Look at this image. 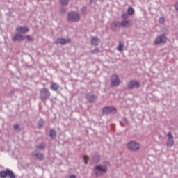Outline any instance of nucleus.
I'll return each instance as SVG.
<instances>
[{"label": "nucleus", "mask_w": 178, "mask_h": 178, "mask_svg": "<svg viewBox=\"0 0 178 178\" xmlns=\"http://www.w3.org/2000/svg\"><path fill=\"white\" fill-rule=\"evenodd\" d=\"M94 172L95 177H99V176H102L108 172V168L106 167H103L102 165H98L95 166Z\"/></svg>", "instance_id": "1"}, {"label": "nucleus", "mask_w": 178, "mask_h": 178, "mask_svg": "<svg viewBox=\"0 0 178 178\" xmlns=\"http://www.w3.org/2000/svg\"><path fill=\"white\" fill-rule=\"evenodd\" d=\"M68 22H80V15L77 12H70L67 13Z\"/></svg>", "instance_id": "2"}, {"label": "nucleus", "mask_w": 178, "mask_h": 178, "mask_svg": "<svg viewBox=\"0 0 178 178\" xmlns=\"http://www.w3.org/2000/svg\"><path fill=\"white\" fill-rule=\"evenodd\" d=\"M168 38L165 35H160L156 38L154 44V45H163V44H166Z\"/></svg>", "instance_id": "3"}, {"label": "nucleus", "mask_w": 178, "mask_h": 178, "mask_svg": "<svg viewBox=\"0 0 178 178\" xmlns=\"http://www.w3.org/2000/svg\"><path fill=\"white\" fill-rule=\"evenodd\" d=\"M8 176L9 178H16V175L11 170L6 169L4 171L0 172L1 178H6Z\"/></svg>", "instance_id": "4"}, {"label": "nucleus", "mask_w": 178, "mask_h": 178, "mask_svg": "<svg viewBox=\"0 0 178 178\" xmlns=\"http://www.w3.org/2000/svg\"><path fill=\"white\" fill-rule=\"evenodd\" d=\"M49 97H51V92L48 88H44L41 89L40 98L42 99V101H46V99H49Z\"/></svg>", "instance_id": "5"}, {"label": "nucleus", "mask_w": 178, "mask_h": 178, "mask_svg": "<svg viewBox=\"0 0 178 178\" xmlns=\"http://www.w3.org/2000/svg\"><path fill=\"white\" fill-rule=\"evenodd\" d=\"M120 83H122V81H120V78H119L118 74H114L111 76V83L113 87H119V86H120Z\"/></svg>", "instance_id": "6"}, {"label": "nucleus", "mask_w": 178, "mask_h": 178, "mask_svg": "<svg viewBox=\"0 0 178 178\" xmlns=\"http://www.w3.org/2000/svg\"><path fill=\"white\" fill-rule=\"evenodd\" d=\"M141 84L137 80H131L127 84V87L129 90H134V88H140Z\"/></svg>", "instance_id": "7"}, {"label": "nucleus", "mask_w": 178, "mask_h": 178, "mask_svg": "<svg viewBox=\"0 0 178 178\" xmlns=\"http://www.w3.org/2000/svg\"><path fill=\"white\" fill-rule=\"evenodd\" d=\"M112 113H116V108L112 106H105L102 109L103 116H108V115H111Z\"/></svg>", "instance_id": "8"}, {"label": "nucleus", "mask_w": 178, "mask_h": 178, "mask_svg": "<svg viewBox=\"0 0 178 178\" xmlns=\"http://www.w3.org/2000/svg\"><path fill=\"white\" fill-rule=\"evenodd\" d=\"M127 148L129 151H138L140 149V143L136 141H130L127 143Z\"/></svg>", "instance_id": "9"}, {"label": "nucleus", "mask_w": 178, "mask_h": 178, "mask_svg": "<svg viewBox=\"0 0 178 178\" xmlns=\"http://www.w3.org/2000/svg\"><path fill=\"white\" fill-rule=\"evenodd\" d=\"M31 155L33 158H36V159H38V161H45V156L42 154V153L38 152L37 150H34Z\"/></svg>", "instance_id": "10"}, {"label": "nucleus", "mask_w": 178, "mask_h": 178, "mask_svg": "<svg viewBox=\"0 0 178 178\" xmlns=\"http://www.w3.org/2000/svg\"><path fill=\"white\" fill-rule=\"evenodd\" d=\"M71 40L70 38H58L55 40V44H60V45H66V44H70Z\"/></svg>", "instance_id": "11"}, {"label": "nucleus", "mask_w": 178, "mask_h": 178, "mask_svg": "<svg viewBox=\"0 0 178 178\" xmlns=\"http://www.w3.org/2000/svg\"><path fill=\"white\" fill-rule=\"evenodd\" d=\"M11 40L12 41H13V42H16V41H19L20 42L22 41H24V40H26V37L19 33L18 32L15 35L11 37Z\"/></svg>", "instance_id": "12"}, {"label": "nucleus", "mask_w": 178, "mask_h": 178, "mask_svg": "<svg viewBox=\"0 0 178 178\" xmlns=\"http://www.w3.org/2000/svg\"><path fill=\"white\" fill-rule=\"evenodd\" d=\"M86 99L90 104H92L97 101V96L94 93H87L86 95Z\"/></svg>", "instance_id": "13"}, {"label": "nucleus", "mask_w": 178, "mask_h": 178, "mask_svg": "<svg viewBox=\"0 0 178 178\" xmlns=\"http://www.w3.org/2000/svg\"><path fill=\"white\" fill-rule=\"evenodd\" d=\"M16 31L19 34H26L30 31V29L26 26H19L16 28Z\"/></svg>", "instance_id": "14"}, {"label": "nucleus", "mask_w": 178, "mask_h": 178, "mask_svg": "<svg viewBox=\"0 0 178 178\" xmlns=\"http://www.w3.org/2000/svg\"><path fill=\"white\" fill-rule=\"evenodd\" d=\"M118 27H122V22L118 21H113L111 24V29L113 31H116Z\"/></svg>", "instance_id": "15"}, {"label": "nucleus", "mask_w": 178, "mask_h": 178, "mask_svg": "<svg viewBox=\"0 0 178 178\" xmlns=\"http://www.w3.org/2000/svg\"><path fill=\"white\" fill-rule=\"evenodd\" d=\"M168 140L167 143V147H173V145L175 144V141L173 140V135H172V133L169 132L168 134Z\"/></svg>", "instance_id": "16"}, {"label": "nucleus", "mask_w": 178, "mask_h": 178, "mask_svg": "<svg viewBox=\"0 0 178 178\" xmlns=\"http://www.w3.org/2000/svg\"><path fill=\"white\" fill-rule=\"evenodd\" d=\"M49 136L51 140H55V138H56V131H55V129H50L49 131Z\"/></svg>", "instance_id": "17"}, {"label": "nucleus", "mask_w": 178, "mask_h": 178, "mask_svg": "<svg viewBox=\"0 0 178 178\" xmlns=\"http://www.w3.org/2000/svg\"><path fill=\"white\" fill-rule=\"evenodd\" d=\"M92 45H94L95 47H97L99 44V38L97 37H93L92 38Z\"/></svg>", "instance_id": "18"}, {"label": "nucleus", "mask_w": 178, "mask_h": 178, "mask_svg": "<svg viewBox=\"0 0 178 178\" xmlns=\"http://www.w3.org/2000/svg\"><path fill=\"white\" fill-rule=\"evenodd\" d=\"M50 88L52 91H58V90H59V84L53 83H51Z\"/></svg>", "instance_id": "19"}, {"label": "nucleus", "mask_w": 178, "mask_h": 178, "mask_svg": "<svg viewBox=\"0 0 178 178\" xmlns=\"http://www.w3.org/2000/svg\"><path fill=\"white\" fill-rule=\"evenodd\" d=\"M131 25L130 24V21L124 20L121 22V27H130Z\"/></svg>", "instance_id": "20"}, {"label": "nucleus", "mask_w": 178, "mask_h": 178, "mask_svg": "<svg viewBox=\"0 0 178 178\" xmlns=\"http://www.w3.org/2000/svg\"><path fill=\"white\" fill-rule=\"evenodd\" d=\"M44 124H45V121L43 119H40L38 122V129H41V127H44Z\"/></svg>", "instance_id": "21"}, {"label": "nucleus", "mask_w": 178, "mask_h": 178, "mask_svg": "<svg viewBox=\"0 0 178 178\" xmlns=\"http://www.w3.org/2000/svg\"><path fill=\"white\" fill-rule=\"evenodd\" d=\"M36 148L37 149H40L41 151H44L45 149V145L44 143L37 145Z\"/></svg>", "instance_id": "22"}, {"label": "nucleus", "mask_w": 178, "mask_h": 178, "mask_svg": "<svg viewBox=\"0 0 178 178\" xmlns=\"http://www.w3.org/2000/svg\"><path fill=\"white\" fill-rule=\"evenodd\" d=\"M92 159L94 162H95L96 163H98L99 162L100 157L99 155L96 154L92 156Z\"/></svg>", "instance_id": "23"}, {"label": "nucleus", "mask_w": 178, "mask_h": 178, "mask_svg": "<svg viewBox=\"0 0 178 178\" xmlns=\"http://www.w3.org/2000/svg\"><path fill=\"white\" fill-rule=\"evenodd\" d=\"M60 2L63 6H66L69 4V0H60Z\"/></svg>", "instance_id": "24"}, {"label": "nucleus", "mask_w": 178, "mask_h": 178, "mask_svg": "<svg viewBox=\"0 0 178 178\" xmlns=\"http://www.w3.org/2000/svg\"><path fill=\"white\" fill-rule=\"evenodd\" d=\"M123 48H124V44L123 43H119V45H118V51L120 52H122L123 51Z\"/></svg>", "instance_id": "25"}, {"label": "nucleus", "mask_w": 178, "mask_h": 178, "mask_svg": "<svg viewBox=\"0 0 178 178\" xmlns=\"http://www.w3.org/2000/svg\"><path fill=\"white\" fill-rule=\"evenodd\" d=\"M81 12L83 15H87V7L83 6L81 8Z\"/></svg>", "instance_id": "26"}, {"label": "nucleus", "mask_w": 178, "mask_h": 178, "mask_svg": "<svg viewBox=\"0 0 178 178\" xmlns=\"http://www.w3.org/2000/svg\"><path fill=\"white\" fill-rule=\"evenodd\" d=\"M128 15H134V9L133 8L129 7L127 10Z\"/></svg>", "instance_id": "27"}, {"label": "nucleus", "mask_w": 178, "mask_h": 178, "mask_svg": "<svg viewBox=\"0 0 178 178\" xmlns=\"http://www.w3.org/2000/svg\"><path fill=\"white\" fill-rule=\"evenodd\" d=\"M99 52H101V50H99V48H95L94 50L90 51L91 54H98Z\"/></svg>", "instance_id": "28"}, {"label": "nucleus", "mask_w": 178, "mask_h": 178, "mask_svg": "<svg viewBox=\"0 0 178 178\" xmlns=\"http://www.w3.org/2000/svg\"><path fill=\"white\" fill-rule=\"evenodd\" d=\"M14 130H18V131H20V125L17 124H15L13 125Z\"/></svg>", "instance_id": "29"}, {"label": "nucleus", "mask_w": 178, "mask_h": 178, "mask_svg": "<svg viewBox=\"0 0 178 178\" xmlns=\"http://www.w3.org/2000/svg\"><path fill=\"white\" fill-rule=\"evenodd\" d=\"M129 15L128 13H124L122 14V19H129Z\"/></svg>", "instance_id": "30"}, {"label": "nucleus", "mask_w": 178, "mask_h": 178, "mask_svg": "<svg viewBox=\"0 0 178 178\" xmlns=\"http://www.w3.org/2000/svg\"><path fill=\"white\" fill-rule=\"evenodd\" d=\"M24 37H25V38H26L27 41L31 42L33 40V38L29 35H27L24 36Z\"/></svg>", "instance_id": "31"}, {"label": "nucleus", "mask_w": 178, "mask_h": 178, "mask_svg": "<svg viewBox=\"0 0 178 178\" xmlns=\"http://www.w3.org/2000/svg\"><path fill=\"white\" fill-rule=\"evenodd\" d=\"M159 23H161L162 24H163V23H165V18L163 17H160L159 19Z\"/></svg>", "instance_id": "32"}, {"label": "nucleus", "mask_w": 178, "mask_h": 178, "mask_svg": "<svg viewBox=\"0 0 178 178\" xmlns=\"http://www.w3.org/2000/svg\"><path fill=\"white\" fill-rule=\"evenodd\" d=\"M83 161L85 162V165H87L88 163V157L87 156H83Z\"/></svg>", "instance_id": "33"}, {"label": "nucleus", "mask_w": 178, "mask_h": 178, "mask_svg": "<svg viewBox=\"0 0 178 178\" xmlns=\"http://www.w3.org/2000/svg\"><path fill=\"white\" fill-rule=\"evenodd\" d=\"M103 165H104L103 168H106L107 166H109V162L104 161Z\"/></svg>", "instance_id": "34"}, {"label": "nucleus", "mask_w": 178, "mask_h": 178, "mask_svg": "<svg viewBox=\"0 0 178 178\" xmlns=\"http://www.w3.org/2000/svg\"><path fill=\"white\" fill-rule=\"evenodd\" d=\"M174 8H175V10H177V12H178V3H175L174 5Z\"/></svg>", "instance_id": "35"}, {"label": "nucleus", "mask_w": 178, "mask_h": 178, "mask_svg": "<svg viewBox=\"0 0 178 178\" xmlns=\"http://www.w3.org/2000/svg\"><path fill=\"white\" fill-rule=\"evenodd\" d=\"M123 120H124V123H126V124H129V120H127V118H123Z\"/></svg>", "instance_id": "36"}, {"label": "nucleus", "mask_w": 178, "mask_h": 178, "mask_svg": "<svg viewBox=\"0 0 178 178\" xmlns=\"http://www.w3.org/2000/svg\"><path fill=\"white\" fill-rule=\"evenodd\" d=\"M60 12H62V13H65V12H66V8H62L60 9Z\"/></svg>", "instance_id": "37"}, {"label": "nucleus", "mask_w": 178, "mask_h": 178, "mask_svg": "<svg viewBox=\"0 0 178 178\" xmlns=\"http://www.w3.org/2000/svg\"><path fill=\"white\" fill-rule=\"evenodd\" d=\"M70 178H76V175H71L70 176Z\"/></svg>", "instance_id": "38"}, {"label": "nucleus", "mask_w": 178, "mask_h": 178, "mask_svg": "<svg viewBox=\"0 0 178 178\" xmlns=\"http://www.w3.org/2000/svg\"><path fill=\"white\" fill-rule=\"evenodd\" d=\"M120 124L121 126H123V124H122V122H120Z\"/></svg>", "instance_id": "39"}]
</instances>
